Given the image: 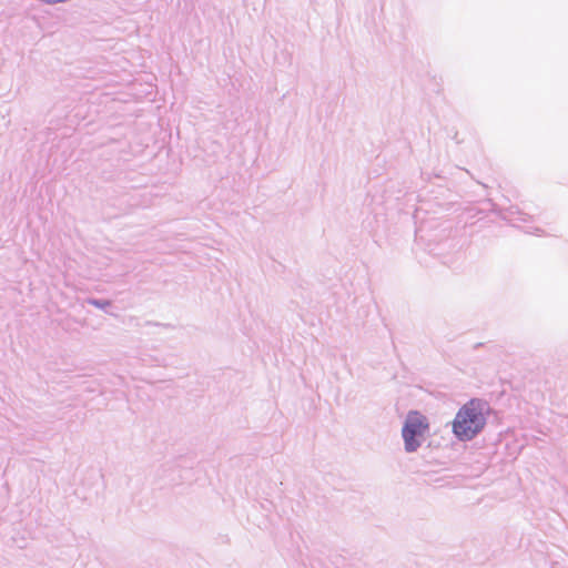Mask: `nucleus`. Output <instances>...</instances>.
Instances as JSON below:
<instances>
[{
  "label": "nucleus",
  "instance_id": "nucleus-1",
  "mask_svg": "<svg viewBox=\"0 0 568 568\" xmlns=\"http://www.w3.org/2000/svg\"><path fill=\"white\" fill-rule=\"evenodd\" d=\"M489 406L485 400L471 398L457 412L452 430L455 437L462 442L474 439L486 426V413Z\"/></svg>",
  "mask_w": 568,
  "mask_h": 568
},
{
  "label": "nucleus",
  "instance_id": "nucleus-3",
  "mask_svg": "<svg viewBox=\"0 0 568 568\" xmlns=\"http://www.w3.org/2000/svg\"><path fill=\"white\" fill-rule=\"evenodd\" d=\"M87 303H88L89 305H92V306H94V307H97V308H100V310H103V311H105V312H106V308H108L109 306H111V301H109V300H102V298H95V297H90V298H88V300H87Z\"/></svg>",
  "mask_w": 568,
  "mask_h": 568
},
{
  "label": "nucleus",
  "instance_id": "nucleus-4",
  "mask_svg": "<svg viewBox=\"0 0 568 568\" xmlns=\"http://www.w3.org/2000/svg\"><path fill=\"white\" fill-rule=\"evenodd\" d=\"M513 214H514V211H513V209H510V210H507L506 212L501 213V217L504 220H508L513 223H515L516 221H526V219H525L526 214L517 212L518 217H513Z\"/></svg>",
  "mask_w": 568,
  "mask_h": 568
},
{
  "label": "nucleus",
  "instance_id": "nucleus-2",
  "mask_svg": "<svg viewBox=\"0 0 568 568\" xmlns=\"http://www.w3.org/2000/svg\"><path fill=\"white\" fill-rule=\"evenodd\" d=\"M429 430V423L426 416L417 410H410L402 427V437L406 453H415L425 440Z\"/></svg>",
  "mask_w": 568,
  "mask_h": 568
}]
</instances>
